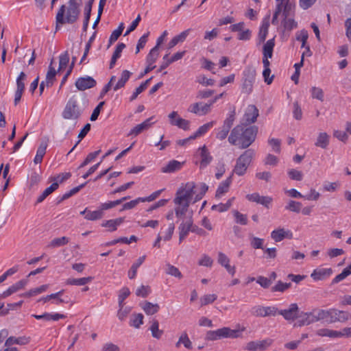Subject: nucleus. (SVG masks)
<instances>
[{
    "label": "nucleus",
    "mask_w": 351,
    "mask_h": 351,
    "mask_svg": "<svg viewBox=\"0 0 351 351\" xmlns=\"http://www.w3.org/2000/svg\"><path fill=\"white\" fill-rule=\"evenodd\" d=\"M258 115V108L254 105H249L244 114L245 123L250 125L255 123Z\"/></svg>",
    "instance_id": "nucleus-14"
},
{
    "label": "nucleus",
    "mask_w": 351,
    "mask_h": 351,
    "mask_svg": "<svg viewBox=\"0 0 351 351\" xmlns=\"http://www.w3.org/2000/svg\"><path fill=\"white\" fill-rule=\"evenodd\" d=\"M293 117L296 120H300L302 117V109L298 101L293 103Z\"/></svg>",
    "instance_id": "nucleus-63"
},
{
    "label": "nucleus",
    "mask_w": 351,
    "mask_h": 351,
    "mask_svg": "<svg viewBox=\"0 0 351 351\" xmlns=\"http://www.w3.org/2000/svg\"><path fill=\"white\" fill-rule=\"evenodd\" d=\"M144 316L142 313L133 314L130 320V326L136 328H140L141 325L143 324Z\"/></svg>",
    "instance_id": "nucleus-36"
},
{
    "label": "nucleus",
    "mask_w": 351,
    "mask_h": 351,
    "mask_svg": "<svg viewBox=\"0 0 351 351\" xmlns=\"http://www.w3.org/2000/svg\"><path fill=\"white\" fill-rule=\"evenodd\" d=\"M95 36H96V32H95L93 33V34L90 36V38H89L88 43H86L84 54H83V56H82V57L81 58V60H80V63L84 62V60H86L88 54L89 50H90V49L91 47L92 43L95 40Z\"/></svg>",
    "instance_id": "nucleus-55"
},
{
    "label": "nucleus",
    "mask_w": 351,
    "mask_h": 351,
    "mask_svg": "<svg viewBox=\"0 0 351 351\" xmlns=\"http://www.w3.org/2000/svg\"><path fill=\"white\" fill-rule=\"evenodd\" d=\"M158 49L159 48H158V46H155L151 49L149 54L147 55L146 62L149 65H152L157 60L159 55Z\"/></svg>",
    "instance_id": "nucleus-41"
},
{
    "label": "nucleus",
    "mask_w": 351,
    "mask_h": 351,
    "mask_svg": "<svg viewBox=\"0 0 351 351\" xmlns=\"http://www.w3.org/2000/svg\"><path fill=\"white\" fill-rule=\"evenodd\" d=\"M150 120H151V118L147 119L142 123L138 124L136 126H135L130 131V132L129 133L128 135H134L136 136L138 135L140 133H141L144 130L149 128V127L151 125Z\"/></svg>",
    "instance_id": "nucleus-29"
},
{
    "label": "nucleus",
    "mask_w": 351,
    "mask_h": 351,
    "mask_svg": "<svg viewBox=\"0 0 351 351\" xmlns=\"http://www.w3.org/2000/svg\"><path fill=\"white\" fill-rule=\"evenodd\" d=\"M151 292L150 287L149 286H141L136 291L137 296L146 298Z\"/></svg>",
    "instance_id": "nucleus-60"
},
{
    "label": "nucleus",
    "mask_w": 351,
    "mask_h": 351,
    "mask_svg": "<svg viewBox=\"0 0 351 351\" xmlns=\"http://www.w3.org/2000/svg\"><path fill=\"white\" fill-rule=\"evenodd\" d=\"M271 237L276 242H280L285 237L291 239L292 237V233L289 230L285 231L284 228H279L272 231Z\"/></svg>",
    "instance_id": "nucleus-19"
},
{
    "label": "nucleus",
    "mask_w": 351,
    "mask_h": 351,
    "mask_svg": "<svg viewBox=\"0 0 351 351\" xmlns=\"http://www.w3.org/2000/svg\"><path fill=\"white\" fill-rule=\"evenodd\" d=\"M149 34V33L147 32V33L145 34L144 35H143L139 38L137 45H136V53H138L140 51V50L145 47V45L147 41V38H148Z\"/></svg>",
    "instance_id": "nucleus-62"
},
{
    "label": "nucleus",
    "mask_w": 351,
    "mask_h": 351,
    "mask_svg": "<svg viewBox=\"0 0 351 351\" xmlns=\"http://www.w3.org/2000/svg\"><path fill=\"white\" fill-rule=\"evenodd\" d=\"M350 274H351V271H348V269H344L341 274L336 276V277L332 280V284H337L340 281L344 280Z\"/></svg>",
    "instance_id": "nucleus-61"
},
{
    "label": "nucleus",
    "mask_w": 351,
    "mask_h": 351,
    "mask_svg": "<svg viewBox=\"0 0 351 351\" xmlns=\"http://www.w3.org/2000/svg\"><path fill=\"white\" fill-rule=\"evenodd\" d=\"M232 181V174H231L226 180L223 181L218 186L215 197L217 198L221 197L223 194L227 193L229 190L230 185Z\"/></svg>",
    "instance_id": "nucleus-21"
},
{
    "label": "nucleus",
    "mask_w": 351,
    "mask_h": 351,
    "mask_svg": "<svg viewBox=\"0 0 351 351\" xmlns=\"http://www.w3.org/2000/svg\"><path fill=\"white\" fill-rule=\"evenodd\" d=\"M272 343L273 340L271 339H266L259 341H252L247 343L245 349L249 351L265 350Z\"/></svg>",
    "instance_id": "nucleus-11"
},
{
    "label": "nucleus",
    "mask_w": 351,
    "mask_h": 351,
    "mask_svg": "<svg viewBox=\"0 0 351 351\" xmlns=\"http://www.w3.org/2000/svg\"><path fill=\"white\" fill-rule=\"evenodd\" d=\"M177 206L175 208V213H176V215L177 217L178 218H180L182 217L183 215H185L187 210H188V208H189V206L187 204V203H186L185 204H176Z\"/></svg>",
    "instance_id": "nucleus-51"
},
{
    "label": "nucleus",
    "mask_w": 351,
    "mask_h": 351,
    "mask_svg": "<svg viewBox=\"0 0 351 351\" xmlns=\"http://www.w3.org/2000/svg\"><path fill=\"white\" fill-rule=\"evenodd\" d=\"M102 351H120L118 346L112 343H106L102 347Z\"/></svg>",
    "instance_id": "nucleus-64"
},
{
    "label": "nucleus",
    "mask_w": 351,
    "mask_h": 351,
    "mask_svg": "<svg viewBox=\"0 0 351 351\" xmlns=\"http://www.w3.org/2000/svg\"><path fill=\"white\" fill-rule=\"evenodd\" d=\"M193 221L192 216H190L185 221H182L179 226L180 237L179 241L181 242L187 236L189 232H192Z\"/></svg>",
    "instance_id": "nucleus-16"
},
{
    "label": "nucleus",
    "mask_w": 351,
    "mask_h": 351,
    "mask_svg": "<svg viewBox=\"0 0 351 351\" xmlns=\"http://www.w3.org/2000/svg\"><path fill=\"white\" fill-rule=\"evenodd\" d=\"M298 304L295 303L291 304L288 309L281 310L278 313L284 317L287 320H294L299 318L300 314Z\"/></svg>",
    "instance_id": "nucleus-13"
},
{
    "label": "nucleus",
    "mask_w": 351,
    "mask_h": 351,
    "mask_svg": "<svg viewBox=\"0 0 351 351\" xmlns=\"http://www.w3.org/2000/svg\"><path fill=\"white\" fill-rule=\"evenodd\" d=\"M182 162L176 160H172L169 161L165 166L162 167L161 171L162 173H173L180 170L182 168Z\"/></svg>",
    "instance_id": "nucleus-23"
},
{
    "label": "nucleus",
    "mask_w": 351,
    "mask_h": 351,
    "mask_svg": "<svg viewBox=\"0 0 351 351\" xmlns=\"http://www.w3.org/2000/svg\"><path fill=\"white\" fill-rule=\"evenodd\" d=\"M139 202H143V197H138L136 199L132 200L129 202L125 203L123 205L122 208L121 209V211L124 210H130L136 206V205Z\"/></svg>",
    "instance_id": "nucleus-56"
},
{
    "label": "nucleus",
    "mask_w": 351,
    "mask_h": 351,
    "mask_svg": "<svg viewBox=\"0 0 351 351\" xmlns=\"http://www.w3.org/2000/svg\"><path fill=\"white\" fill-rule=\"evenodd\" d=\"M93 280V277L81 278H69L66 283L71 285L82 286L90 282Z\"/></svg>",
    "instance_id": "nucleus-37"
},
{
    "label": "nucleus",
    "mask_w": 351,
    "mask_h": 351,
    "mask_svg": "<svg viewBox=\"0 0 351 351\" xmlns=\"http://www.w3.org/2000/svg\"><path fill=\"white\" fill-rule=\"evenodd\" d=\"M263 239H260L256 237H252L250 244L251 246L254 249H262L263 250Z\"/></svg>",
    "instance_id": "nucleus-57"
},
{
    "label": "nucleus",
    "mask_w": 351,
    "mask_h": 351,
    "mask_svg": "<svg viewBox=\"0 0 351 351\" xmlns=\"http://www.w3.org/2000/svg\"><path fill=\"white\" fill-rule=\"evenodd\" d=\"M215 121L208 122L201 127L195 132V133L191 136V138H196L203 134H204L210 128L214 125Z\"/></svg>",
    "instance_id": "nucleus-39"
},
{
    "label": "nucleus",
    "mask_w": 351,
    "mask_h": 351,
    "mask_svg": "<svg viewBox=\"0 0 351 351\" xmlns=\"http://www.w3.org/2000/svg\"><path fill=\"white\" fill-rule=\"evenodd\" d=\"M316 334L320 337H329L331 338L341 337L343 336L351 337V327L344 328L342 331L322 328L317 330Z\"/></svg>",
    "instance_id": "nucleus-7"
},
{
    "label": "nucleus",
    "mask_w": 351,
    "mask_h": 351,
    "mask_svg": "<svg viewBox=\"0 0 351 351\" xmlns=\"http://www.w3.org/2000/svg\"><path fill=\"white\" fill-rule=\"evenodd\" d=\"M351 319V314L348 311H339L335 308L330 309V319L327 320L328 323H335L337 322H345Z\"/></svg>",
    "instance_id": "nucleus-8"
},
{
    "label": "nucleus",
    "mask_w": 351,
    "mask_h": 351,
    "mask_svg": "<svg viewBox=\"0 0 351 351\" xmlns=\"http://www.w3.org/2000/svg\"><path fill=\"white\" fill-rule=\"evenodd\" d=\"M316 322L325 319L326 322L330 319V309H313V310Z\"/></svg>",
    "instance_id": "nucleus-33"
},
{
    "label": "nucleus",
    "mask_w": 351,
    "mask_h": 351,
    "mask_svg": "<svg viewBox=\"0 0 351 351\" xmlns=\"http://www.w3.org/2000/svg\"><path fill=\"white\" fill-rule=\"evenodd\" d=\"M217 298V295L215 294H208L204 295L200 298L201 305L205 306L209 304L213 303Z\"/></svg>",
    "instance_id": "nucleus-54"
},
{
    "label": "nucleus",
    "mask_w": 351,
    "mask_h": 351,
    "mask_svg": "<svg viewBox=\"0 0 351 351\" xmlns=\"http://www.w3.org/2000/svg\"><path fill=\"white\" fill-rule=\"evenodd\" d=\"M166 273L169 275H171L172 276H174L178 278H182V275L178 268L176 267L175 266L171 265V264H167L166 265Z\"/></svg>",
    "instance_id": "nucleus-46"
},
{
    "label": "nucleus",
    "mask_w": 351,
    "mask_h": 351,
    "mask_svg": "<svg viewBox=\"0 0 351 351\" xmlns=\"http://www.w3.org/2000/svg\"><path fill=\"white\" fill-rule=\"evenodd\" d=\"M149 330L152 332V337L157 339H160L163 334V330L159 329V323L158 321L156 319L152 320Z\"/></svg>",
    "instance_id": "nucleus-35"
},
{
    "label": "nucleus",
    "mask_w": 351,
    "mask_h": 351,
    "mask_svg": "<svg viewBox=\"0 0 351 351\" xmlns=\"http://www.w3.org/2000/svg\"><path fill=\"white\" fill-rule=\"evenodd\" d=\"M302 208V204L299 202L290 200L288 204L285 206V209L292 212L299 213Z\"/></svg>",
    "instance_id": "nucleus-50"
},
{
    "label": "nucleus",
    "mask_w": 351,
    "mask_h": 351,
    "mask_svg": "<svg viewBox=\"0 0 351 351\" xmlns=\"http://www.w3.org/2000/svg\"><path fill=\"white\" fill-rule=\"evenodd\" d=\"M59 186L58 182H53L50 186L47 187L43 193L38 197L36 203L43 202L51 193L55 191Z\"/></svg>",
    "instance_id": "nucleus-31"
},
{
    "label": "nucleus",
    "mask_w": 351,
    "mask_h": 351,
    "mask_svg": "<svg viewBox=\"0 0 351 351\" xmlns=\"http://www.w3.org/2000/svg\"><path fill=\"white\" fill-rule=\"evenodd\" d=\"M69 62V55L68 51H66L60 56L59 68H58V72H60L61 70L66 69Z\"/></svg>",
    "instance_id": "nucleus-43"
},
{
    "label": "nucleus",
    "mask_w": 351,
    "mask_h": 351,
    "mask_svg": "<svg viewBox=\"0 0 351 351\" xmlns=\"http://www.w3.org/2000/svg\"><path fill=\"white\" fill-rule=\"evenodd\" d=\"M243 80L254 82L256 70L253 67H247L243 71Z\"/></svg>",
    "instance_id": "nucleus-49"
},
{
    "label": "nucleus",
    "mask_w": 351,
    "mask_h": 351,
    "mask_svg": "<svg viewBox=\"0 0 351 351\" xmlns=\"http://www.w3.org/2000/svg\"><path fill=\"white\" fill-rule=\"evenodd\" d=\"M32 316L36 319H45V321H58L60 319H64L66 316L63 314L54 313L51 314L49 313H45L43 315H32Z\"/></svg>",
    "instance_id": "nucleus-25"
},
{
    "label": "nucleus",
    "mask_w": 351,
    "mask_h": 351,
    "mask_svg": "<svg viewBox=\"0 0 351 351\" xmlns=\"http://www.w3.org/2000/svg\"><path fill=\"white\" fill-rule=\"evenodd\" d=\"M198 152L201 158V160L199 162L200 168H205L211 162V161L213 160V157L210 156V152H208V149H207L206 145L199 147L198 149Z\"/></svg>",
    "instance_id": "nucleus-17"
},
{
    "label": "nucleus",
    "mask_w": 351,
    "mask_h": 351,
    "mask_svg": "<svg viewBox=\"0 0 351 351\" xmlns=\"http://www.w3.org/2000/svg\"><path fill=\"white\" fill-rule=\"evenodd\" d=\"M291 287V282H282V281H278L277 284L271 287L272 292H284Z\"/></svg>",
    "instance_id": "nucleus-45"
},
{
    "label": "nucleus",
    "mask_w": 351,
    "mask_h": 351,
    "mask_svg": "<svg viewBox=\"0 0 351 351\" xmlns=\"http://www.w3.org/2000/svg\"><path fill=\"white\" fill-rule=\"evenodd\" d=\"M258 133V127L237 125L231 131L228 141L231 145H237L240 149H246L255 141Z\"/></svg>",
    "instance_id": "nucleus-1"
},
{
    "label": "nucleus",
    "mask_w": 351,
    "mask_h": 351,
    "mask_svg": "<svg viewBox=\"0 0 351 351\" xmlns=\"http://www.w3.org/2000/svg\"><path fill=\"white\" fill-rule=\"evenodd\" d=\"M234 216L237 223H240L241 225H246L247 223V218L245 215L241 214L237 210H234Z\"/></svg>",
    "instance_id": "nucleus-59"
},
{
    "label": "nucleus",
    "mask_w": 351,
    "mask_h": 351,
    "mask_svg": "<svg viewBox=\"0 0 351 351\" xmlns=\"http://www.w3.org/2000/svg\"><path fill=\"white\" fill-rule=\"evenodd\" d=\"M26 77L27 76L24 72L20 73L19 75L16 79V90H19L23 93L25 90V84L23 82L25 80Z\"/></svg>",
    "instance_id": "nucleus-53"
},
{
    "label": "nucleus",
    "mask_w": 351,
    "mask_h": 351,
    "mask_svg": "<svg viewBox=\"0 0 351 351\" xmlns=\"http://www.w3.org/2000/svg\"><path fill=\"white\" fill-rule=\"evenodd\" d=\"M48 287H49L48 285H43L39 287L30 289L28 292L25 293L24 295H25L27 297H32L33 295H37V294H39V293H41L44 291H45L48 289Z\"/></svg>",
    "instance_id": "nucleus-52"
},
{
    "label": "nucleus",
    "mask_w": 351,
    "mask_h": 351,
    "mask_svg": "<svg viewBox=\"0 0 351 351\" xmlns=\"http://www.w3.org/2000/svg\"><path fill=\"white\" fill-rule=\"evenodd\" d=\"M311 97L313 99H317L321 101L324 99V95L323 90L319 87L313 86L311 89Z\"/></svg>",
    "instance_id": "nucleus-47"
},
{
    "label": "nucleus",
    "mask_w": 351,
    "mask_h": 351,
    "mask_svg": "<svg viewBox=\"0 0 351 351\" xmlns=\"http://www.w3.org/2000/svg\"><path fill=\"white\" fill-rule=\"evenodd\" d=\"M218 339L223 338H237L239 336V331L237 330H232L228 327H223L216 330H214Z\"/></svg>",
    "instance_id": "nucleus-15"
},
{
    "label": "nucleus",
    "mask_w": 351,
    "mask_h": 351,
    "mask_svg": "<svg viewBox=\"0 0 351 351\" xmlns=\"http://www.w3.org/2000/svg\"><path fill=\"white\" fill-rule=\"evenodd\" d=\"M81 1L69 0L68 6L62 5L56 16V30L66 23L73 24L78 19L80 14Z\"/></svg>",
    "instance_id": "nucleus-2"
},
{
    "label": "nucleus",
    "mask_w": 351,
    "mask_h": 351,
    "mask_svg": "<svg viewBox=\"0 0 351 351\" xmlns=\"http://www.w3.org/2000/svg\"><path fill=\"white\" fill-rule=\"evenodd\" d=\"M329 144V136L326 132H321L315 143V146L326 149Z\"/></svg>",
    "instance_id": "nucleus-32"
},
{
    "label": "nucleus",
    "mask_w": 351,
    "mask_h": 351,
    "mask_svg": "<svg viewBox=\"0 0 351 351\" xmlns=\"http://www.w3.org/2000/svg\"><path fill=\"white\" fill-rule=\"evenodd\" d=\"M69 243V238L62 237L53 239L48 245L49 247H56L63 246Z\"/></svg>",
    "instance_id": "nucleus-42"
},
{
    "label": "nucleus",
    "mask_w": 351,
    "mask_h": 351,
    "mask_svg": "<svg viewBox=\"0 0 351 351\" xmlns=\"http://www.w3.org/2000/svg\"><path fill=\"white\" fill-rule=\"evenodd\" d=\"M29 341V339L26 337H21L19 338H16L14 337H10L7 339L5 346H10L13 344H19V345H25L28 343Z\"/></svg>",
    "instance_id": "nucleus-30"
},
{
    "label": "nucleus",
    "mask_w": 351,
    "mask_h": 351,
    "mask_svg": "<svg viewBox=\"0 0 351 351\" xmlns=\"http://www.w3.org/2000/svg\"><path fill=\"white\" fill-rule=\"evenodd\" d=\"M295 6L294 0H286L285 3L283 2L282 16L286 18L293 15Z\"/></svg>",
    "instance_id": "nucleus-26"
},
{
    "label": "nucleus",
    "mask_w": 351,
    "mask_h": 351,
    "mask_svg": "<svg viewBox=\"0 0 351 351\" xmlns=\"http://www.w3.org/2000/svg\"><path fill=\"white\" fill-rule=\"evenodd\" d=\"M80 96L73 95L67 101L62 112V117L66 119H78L84 109L79 105Z\"/></svg>",
    "instance_id": "nucleus-3"
},
{
    "label": "nucleus",
    "mask_w": 351,
    "mask_h": 351,
    "mask_svg": "<svg viewBox=\"0 0 351 351\" xmlns=\"http://www.w3.org/2000/svg\"><path fill=\"white\" fill-rule=\"evenodd\" d=\"M275 46L274 38L268 40L263 45V56L272 58L274 47Z\"/></svg>",
    "instance_id": "nucleus-34"
},
{
    "label": "nucleus",
    "mask_w": 351,
    "mask_h": 351,
    "mask_svg": "<svg viewBox=\"0 0 351 351\" xmlns=\"http://www.w3.org/2000/svg\"><path fill=\"white\" fill-rule=\"evenodd\" d=\"M278 308L275 306H258L253 308V315L257 317H267L276 315Z\"/></svg>",
    "instance_id": "nucleus-10"
},
{
    "label": "nucleus",
    "mask_w": 351,
    "mask_h": 351,
    "mask_svg": "<svg viewBox=\"0 0 351 351\" xmlns=\"http://www.w3.org/2000/svg\"><path fill=\"white\" fill-rule=\"evenodd\" d=\"M246 199L250 202L260 204L267 208L269 207V205L272 202V198L271 197L261 196L258 193L247 195Z\"/></svg>",
    "instance_id": "nucleus-12"
},
{
    "label": "nucleus",
    "mask_w": 351,
    "mask_h": 351,
    "mask_svg": "<svg viewBox=\"0 0 351 351\" xmlns=\"http://www.w3.org/2000/svg\"><path fill=\"white\" fill-rule=\"evenodd\" d=\"M104 213L100 209L95 211L88 210L87 215H85V219L87 220L95 221L100 219L103 217Z\"/></svg>",
    "instance_id": "nucleus-44"
},
{
    "label": "nucleus",
    "mask_w": 351,
    "mask_h": 351,
    "mask_svg": "<svg viewBox=\"0 0 351 351\" xmlns=\"http://www.w3.org/2000/svg\"><path fill=\"white\" fill-rule=\"evenodd\" d=\"M281 24L285 30L287 31H291L293 29L296 28L298 26L297 22L295 21L293 19L289 17H283Z\"/></svg>",
    "instance_id": "nucleus-38"
},
{
    "label": "nucleus",
    "mask_w": 351,
    "mask_h": 351,
    "mask_svg": "<svg viewBox=\"0 0 351 351\" xmlns=\"http://www.w3.org/2000/svg\"><path fill=\"white\" fill-rule=\"evenodd\" d=\"M235 110L234 109L229 117L225 119L223 126L217 133L216 137L217 139L222 141L227 137L230 128L233 125L235 119Z\"/></svg>",
    "instance_id": "nucleus-6"
},
{
    "label": "nucleus",
    "mask_w": 351,
    "mask_h": 351,
    "mask_svg": "<svg viewBox=\"0 0 351 351\" xmlns=\"http://www.w3.org/2000/svg\"><path fill=\"white\" fill-rule=\"evenodd\" d=\"M332 274V269L331 268H322L315 269L311 274V276L315 280H322L330 276Z\"/></svg>",
    "instance_id": "nucleus-18"
},
{
    "label": "nucleus",
    "mask_w": 351,
    "mask_h": 351,
    "mask_svg": "<svg viewBox=\"0 0 351 351\" xmlns=\"http://www.w3.org/2000/svg\"><path fill=\"white\" fill-rule=\"evenodd\" d=\"M269 17L270 15L268 14L263 21V23L258 33V39L260 43H263L266 39L268 34V28L269 27Z\"/></svg>",
    "instance_id": "nucleus-24"
},
{
    "label": "nucleus",
    "mask_w": 351,
    "mask_h": 351,
    "mask_svg": "<svg viewBox=\"0 0 351 351\" xmlns=\"http://www.w3.org/2000/svg\"><path fill=\"white\" fill-rule=\"evenodd\" d=\"M131 75H132V73L129 71H128V70L123 71L121 73V78L117 82V83L115 84V86L113 87L114 90L117 91V90L124 87L125 83L128 81Z\"/></svg>",
    "instance_id": "nucleus-28"
},
{
    "label": "nucleus",
    "mask_w": 351,
    "mask_h": 351,
    "mask_svg": "<svg viewBox=\"0 0 351 351\" xmlns=\"http://www.w3.org/2000/svg\"><path fill=\"white\" fill-rule=\"evenodd\" d=\"M171 124L176 125L184 130H188L189 129L190 121L178 117L176 120H171Z\"/></svg>",
    "instance_id": "nucleus-40"
},
{
    "label": "nucleus",
    "mask_w": 351,
    "mask_h": 351,
    "mask_svg": "<svg viewBox=\"0 0 351 351\" xmlns=\"http://www.w3.org/2000/svg\"><path fill=\"white\" fill-rule=\"evenodd\" d=\"M130 291L128 287L122 288L119 295V307L124 306L123 301L130 295Z\"/></svg>",
    "instance_id": "nucleus-48"
},
{
    "label": "nucleus",
    "mask_w": 351,
    "mask_h": 351,
    "mask_svg": "<svg viewBox=\"0 0 351 351\" xmlns=\"http://www.w3.org/2000/svg\"><path fill=\"white\" fill-rule=\"evenodd\" d=\"M140 306L148 315H152L158 313L160 310V306L158 304H153L148 301L141 303Z\"/></svg>",
    "instance_id": "nucleus-22"
},
{
    "label": "nucleus",
    "mask_w": 351,
    "mask_h": 351,
    "mask_svg": "<svg viewBox=\"0 0 351 351\" xmlns=\"http://www.w3.org/2000/svg\"><path fill=\"white\" fill-rule=\"evenodd\" d=\"M47 147V141H43L40 143V144L37 149L36 154V156L34 160V162L36 164L42 162L43 158L46 153Z\"/></svg>",
    "instance_id": "nucleus-27"
},
{
    "label": "nucleus",
    "mask_w": 351,
    "mask_h": 351,
    "mask_svg": "<svg viewBox=\"0 0 351 351\" xmlns=\"http://www.w3.org/2000/svg\"><path fill=\"white\" fill-rule=\"evenodd\" d=\"M96 84V81L90 76L79 77L75 83L76 88L81 91L93 88Z\"/></svg>",
    "instance_id": "nucleus-9"
},
{
    "label": "nucleus",
    "mask_w": 351,
    "mask_h": 351,
    "mask_svg": "<svg viewBox=\"0 0 351 351\" xmlns=\"http://www.w3.org/2000/svg\"><path fill=\"white\" fill-rule=\"evenodd\" d=\"M255 152L254 149H248L245 150L236 161L232 174H237L239 176H243L254 157Z\"/></svg>",
    "instance_id": "nucleus-4"
},
{
    "label": "nucleus",
    "mask_w": 351,
    "mask_h": 351,
    "mask_svg": "<svg viewBox=\"0 0 351 351\" xmlns=\"http://www.w3.org/2000/svg\"><path fill=\"white\" fill-rule=\"evenodd\" d=\"M100 150H97V151H95L94 152H91L87 156L86 158H85V160L83 161V162L80 165V166L79 167V168H82L84 167H85L86 165H87L89 162H90L91 161H93L98 155L100 153Z\"/></svg>",
    "instance_id": "nucleus-58"
},
{
    "label": "nucleus",
    "mask_w": 351,
    "mask_h": 351,
    "mask_svg": "<svg viewBox=\"0 0 351 351\" xmlns=\"http://www.w3.org/2000/svg\"><path fill=\"white\" fill-rule=\"evenodd\" d=\"M195 184L194 182H187L184 186L178 189L173 199L175 204H185L189 206L193 195L195 193Z\"/></svg>",
    "instance_id": "nucleus-5"
},
{
    "label": "nucleus",
    "mask_w": 351,
    "mask_h": 351,
    "mask_svg": "<svg viewBox=\"0 0 351 351\" xmlns=\"http://www.w3.org/2000/svg\"><path fill=\"white\" fill-rule=\"evenodd\" d=\"M316 322L313 311L310 313L302 312L299 315L298 325L300 326L309 325Z\"/></svg>",
    "instance_id": "nucleus-20"
}]
</instances>
